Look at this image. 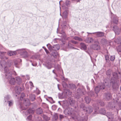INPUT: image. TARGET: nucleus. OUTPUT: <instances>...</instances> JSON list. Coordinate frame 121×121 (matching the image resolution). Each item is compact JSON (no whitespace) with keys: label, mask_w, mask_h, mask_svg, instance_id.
I'll return each mask as SVG.
<instances>
[{"label":"nucleus","mask_w":121,"mask_h":121,"mask_svg":"<svg viewBox=\"0 0 121 121\" xmlns=\"http://www.w3.org/2000/svg\"><path fill=\"white\" fill-rule=\"evenodd\" d=\"M115 59V56L114 55L111 56L110 57V60L111 61L114 60Z\"/></svg>","instance_id":"nucleus-44"},{"label":"nucleus","mask_w":121,"mask_h":121,"mask_svg":"<svg viewBox=\"0 0 121 121\" xmlns=\"http://www.w3.org/2000/svg\"><path fill=\"white\" fill-rule=\"evenodd\" d=\"M10 98V97L8 95L6 97H4V100L5 102H6L7 100H8Z\"/></svg>","instance_id":"nucleus-43"},{"label":"nucleus","mask_w":121,"mask_h":121,"mask_svg":"<svg viewBox=\"0 0 121 121\" xmlns=\"http://www.w3.org/2000/svg\"><path fill=\"white\" fill-rule=\"evenodd\" d=\"M70 42H69L68 44V47L69 48H74V47H73V45L71 43H70Z\"/></svg>","instance_id":"nucleus-39"},{"label":"nucleus","mask_w":121,"mask_h":121,"mask_svg":"<svg viewBox=\"0 0 121 121\" xmlns=\"http://www.w3.org/2000/svg\"><path fill=\"white\" fill-rule=\"evenodd\" d=\"M81 47V49L84 50H86V46L85 44L83 43H81L80 44Z\"/></svg>","instance_id":"nucleus-24"},{"label":"nucleus","mask_w":121,"mask_h":121,"mask_svg":"<svg viewBox=\"0 0 121 121\" xmlns=\"http://www.w3.org/2000/svg\"><path fill=\"white\" fill-rule=\"evenodd\" d=\"M60 119H62L64 117L63 115H60Z\"/></svg>","instance_id":"nucleus-51"},{"label":"nucleus","mask_w":121,"mask_h":121,"mask_svg":"<svg viewBox=\"0 0 121 121\" xmlns=\"http://www.w3.org/2000/svg\"><path fill=\"white\" fill-rule=\"evenodd\" d=\"M30 104L29 100L28 99H26L24 100L23 104H21L20 108L22 110H24L23 112L25 115L27 114L28 113H33L34 112L33 108H30L27 111L25 110L29 105Z\"/></svg>","instance_id":"nucleus-4"},{"label":"nucleus","mask_w":121,"mask_h":121,"mask_svg":"<svg viewBox=\"0 0 121 121\" xmlns=\"http://www.w3.org/2000/svg\"><path fill=\"white\" fill-rule=\"evenodd\" d=\"M60 35H58L59 36L63 37L64 39H65L66 37V35L64 31L62 30L59 33Z\"/></svg>","instance_id":"nucleus-17"},{"label":"nucleus","mask_w":121,"mask_h":121,"mask_svg":"<svg viewBox=\"0 0 121 121\" xmlns=\"http://www.w3.org/2000/svg\"><path fill=\"white\" fill-rule=\"evenodd\" d=\"M108 106L110 108L112 109H113L115 107L113 102H110L108 104Z\"/></svg>","instance_id":"nucleus-18"},{"label":"nucleus","mask_w":121,"mask_h":121,"mask_svg":"<svg viewBox=\"0 0 121 121\" xmlns=\"http://www.w3.org/2000/svg\"><path fill=\"white\" fill-rule=\"evenodd\" d=\"M59 84H58L57 85V86H58V88L59 89V90H60V89L59 88Z\"/></svg>","instance_id":"nucleus-55"},{"label":"nucleus","mask_w":121,"mask_h":121,"mask_svg":"<svg viewBox=\"0 0 121 121\" xmlns=\"http://www.w3.org/2000/svg\"><path fill=\"white\" fill-rule=\"evenodd\" d=\"M60 48V47L59 45L58 44H56V45H54L52 48V49L53 50L56 51L59 50Z\"/></svg>","instance_id":"nucleus-21"},{"label":"nucleus","mask_w":121,"mask_h":121,"mask_svg":"<svg viewBox=\"0 0 121 121\" xmlns=\"http://www.w3.org/2000/svg\"><path fill=\"white\" fill-rule=\"evenodd\" d=\"M84 89L83 87L78 88L77 90L76 95L78 96H82L84 95Z\"/></svg>","instance_id":"nucleus-8"},{"label":"nucleus","mask_w":121,"mask_h":121,"mask_svg":"<svg viewBox=\"0 0 121 121\" xmlns=\"http://www.w3.org/2000/svg\"><path fill=\"white\" fill-rule=\"evenodd\" d=\"M85 99L86 103L87 104L89 103L91 100V98L88 96H86L85 98Z\"/></svg>","instance_id":"nucleus-26"},{"label":"nucleus","mask_w":121,"mask_h":121,"mask_svg":"<svg viewBox=\"0 0 121 121\" xmlns=\"http://www.w3.org/2000/svg\"><path fill=\"white\" fill-rule=\"evenodd\" d=\"M55 68L56 69L59 71L60 72H62V74H60L61 76H62L63 75V70L61 69L60 66L59 65H57V66H55Z\"/></svg>","instance_id":"nucleus-13"},{"label":"nucleus","mask_w":121,"mask_h":121,"mask_svg":"<svg viewBox=\"0 0 121 121\" xmlns=\"http://www.w3.org/2000/svg\"><path fill=\"white\" fill-rule=\"evenodd\" d=\"M87 33H88V34H93L92 33H89L88 32H87Z\"/></svg>","instance_id":"nucleus-59"},{"label":"nucleus","mask_w":121,"mask_h":121,"mask_svg":"<svg viewBox=\"0 0 121 121\" xmlns=\"http://www.w3.org/2000/svg\"><path fill=\"white\" fill-rule=\"evenodd\" d=\"M85 41L86 43H90L93 42V39L92 38H87L85 40Z\"/></svg>","instance_id":"nucleus-20"},{"label":"nucleus","mask_w":121,"mask_h":121,"mask_svg":"<svg viewBox=\"0 0 121 121\" xmlns=\"http://www.w3.org/2000/svg\"><path fill=\"white\" fill-rule=\"evenodd\" d=\"M30 99L31 101H34L35 99V95L33 94L31 95L30 97Z\"/></svg>","instance_id":"nucleus-33"},{"label":"nucleus","mask_w":121,"mask_h":121,"mask_svg":"<svg viewBox=\"0 0 121 121\" xmlns=\"http://www.w3.org/2000/svg\"><path fill=\"white\" fill-rule=\"evenodd\" d=\"M66 23H65V24H64V26H66Z\"/></svg>","instance_id":"nucleus-61"},{"label":"nucleus","mask_w":121,"mask_h":121,"mask_svg":"<svg viewBox=\"0 0 121 121\" xmlns=\"http://www.w3.org/2000/svg\"><path fill=\"white\" fill-rule=\"evenodd\" d=\"M8 102H9V106H10L12 105L13 104V101L12 100L8 101Z\"/></svg>","instance_id":"nucleus-41"},{"label":"nucleus","mask_w":121,"mask_h":121,"mask_svg":"<svg viewBox=\"0 0 121 121\" xmlns=\"http://www.w3.org/2000/svg\"><path fill=\"white\" fill-rule=\"evenodd\" d=\"M16 82L18 84H20L22 82V80L19 76L16 77Z\"/></svg>","instance_id":"nucleus-19"},{"label":"nucleus","mask_w":121,"mask_h":121,"mask_svg":"<svg viewBox=\"0 0 121 121\" xmlns=\"http://www.w3.org/2000/svg\"><path fill=\"white\" fill-rule=\"evenodd\" d=\"M82 32V33H84V32Z\"/></svg>","instance_id":"nucleus-64"},{"label":"nucleus","mask_w":121,"mask_h":121,"mask_svg":"<svg viewBox=\"0 0 121 121\" xmlns=\"http://www.w3.org/2000/svg\"><path fill=\"white\" fill-rule=\"evenodd\" d=\"M111 97V94L109 93H106L104 95V99L106 100H109Z\"/></svg>","instance_id":"nucleus-10"},{"label":"nucleus","mask_w":121,"mask_h":121,"mask_svg":"<svg viewBox=\"0 0 121 121\" xmlns=\"http://www.w3.org/2000/svg\"><path fill=\"white\" fill-rule=\"evenodd\" d=\"M93 106H94V107L95 109V113H98V110L99 108L98 107H97L96 108L95 107V106L93 105Z\"/></svg>","instance_id":"nucleus-45"},{"label":"nucleus","mask_w":121,"mask_h":121,"mask_svg":"<svg viewBox=\"0 0 121 121\" xmlns=\"http://www.w3.org/2000/svg\"><path fill=\"white\" fill-rule=\"evenodd\" d=\"M46 67L48 69H50L52 67L51 63H48L45 65Z\"/></svg>","instance_id":"nucleus-30"},{"label":"nucleus","mask_w":121,"mask_h":121,"mask_svg":"<svg viewBox=\"0 0 121 121\" xmlns=\"http://www.w3.org/2000/svg\"><path fill=\"white\" fill-rule=\"evenodd\" d=\"M36 112L37 114H40L42 113L43 111L41 108H39L36 109Z\"/></svg>","instance_id":"nucleus-23"},{"label":"nucleus","mask_w":121,"mask_h":121,"mask_svg":"<svg viewBox=\"0 0 121 121\" xmlns=\"http://www.w3.org/2000/svg\"><path fill=\"white\" fill-rule=\"evenodd\" d=\"M109 86V85L108 84V82H105V83H101L99 85L96 86L95 88V95L93 91H91L90 95L91 97H96L97 96V94L99 92L100 90H103L105 88V86Z\"/></svg>","instance_id":"nucleus-5"},{"label":"nucleus","mask_w":121,"mask_h":121,"mask_svg":"<svg viewBox=\"0 0 121 121\" xmlns=\"http://www.w3.org/2000/svg\"><path fill=\"white\" fill-rule=\"evenodd\" d=\"M118 107L116 108L117 111L121 109V102L119 103L118 104Z\"/></svg>","instance_id":"nucleus-34"},{"label":"nucleus","mask_w":121,"mask_h":121,"mask_svg":"<svg viewBox=\"0 0 121 121\" xmlns=\"http://www.w3.org/2000/svg\"><path fill=\"white\" fill-rule=\"evenodd\" d=\"M32 118V116L31 115H30L27 117L26 120L27 121H30L31 120Z\"/></svg>","instance_id":"nucleus-38"},{"label":"nucleus","mask_w":121,"mask_h":121,"mask_svg":"<svg viewBox=\"0 0 121 121\" xmlns=\"http://www.w3.org/2000/svg\"><path fill=\"white\" fill-rule=\"evenodd\" d=\"M87 88L88 90V89H89V87L88 86H87Z\"/></svg>","instance_id":"nucleus-58"},{"label":"nucleus","mask_w":121,"mask_h":121,"mask_svg":"<svg viewBox=\"0 0 121 121\" xmlns=\"http://www.w3.org/2000/svg\"><path fill=\"white\" fill-rule=\"evenodd\" d=\"M69 102L70 104L71 105H73L75 103V101L72 99H70Z\"/></svg>","instance_id":"nucleus-35"},{"label":"nucleus","mask_w":121,"mask_h":121,"mask_svg":"<svg viewBox=\"0 0 121 121\" xmlns=\"http://www.w3.org/2000/svg\"><path fill=\"white\" fill-rule=\"evenodd\" d=\"M17 53H20L22 57L25 58L27 57V52L24 49H20L16 51H10L8 54L9 56H11L16 55Z\"/></svg>","instance_id":"nucleus-6"},{"label":"nucleus","mask_w":121,"mask_h":121,"mask_svg":"<svg viewBox=\"0 0 121 121\" xmlns=\"http://www.w3.org/2000/svg\"><path fill=\"white\" fill-rule=\"evenodd\" d=\"M99 104L101 106H103L104 105V102L102 101L99 102Z\"/></svg>","instance_id":"nucleus-47"},{"label":"nucleus","mask_w":121,"mask_h":121,"mask_svg":"<svg viewBox=\"0 0 121 121\" xmlns=\"http://www.w3.org/2000/svg\"><path fill=\"white\" fill-rule=\"evenodd\" d=\"M55 54H56V55H54V54L53 55V56L55 58H56V56H58V54L56 52H55Z\"/></svg>","instance_id":"nucleus-49"},{"label":"nucleus","mask_w":121,"mask_h":121,"mask_svg":"<svg viewBox=\"0 0 121 121\" xmlns=\"http://www.w3.org/2000/svg\"><path fill=\"white\" fill-rule=\"evenodd\" d=\"M54 70H53V71H52V72L56 74V73H55L54 72Z\"/></svg>","instance_id":"nucleus-57"},{"label":"nucleus","mask_w":121,"mask_h":121,"mask_svg":"<svg viewBox=\"0 0 121 121\" xmlns=\"http://www.w3.org/2000/svg\"><path fill=\"white\" fill-rule=\"evenodd\" d=\"M39 120H39H39H35V121H39Z\"/></svg>","instance_id":"nucleus-60"},{"label":"nucleus","mask_w":121,"mask_h":121,"mask_svg":"<svg viewBox=\"0 0 121 121\" xmlns=\"http://www.w3.org/2000/svg\"><path fill=\"white\" fill-rule=\"evenodd\" d=\"M120 90L121 91V86L120 88Z\"/></svg>","instance_id":"nucleus-62"},{"label":"nucleus","mask_w":121,"mask_h":121,"mask_svg":"<svg viewBox=\"0 0 121 121\" xmlns=\"http://www.w3.org/2000/svg\"><path fill=\"white\" fill-rule=\"evenodd\" d=\"M71 42V43L75 44H76L78 43L76 41L72 40H71L69 42Z\"/></svg>","instance_id":"nucleus-46"},{"label":"nucleus","mask_w":121,"mask_h":121,"mask_svg":"<svg viewBox=\"0 0 121 121\" xmlns=\"http://www.w3.org/2000/svg\"><path fill=\"white\" fill-rule=\"evenodd\" d=\"M113 77H112L111 80L110 84L113 88H115L117 86L118 82L117 78H118V75L116 72H113L112 73Z\"/></svg>","instance_id":"nucleus-7"},{"label":"nucleus","mask_w":121,"mask_h":121,"mask_svg":"<svg viewBox=\"0 0 121 121\" xmlns=\"http://www.w3.org/2000/svg\"><path fill=\"white\" fill-rule=\"evenodd\" d=\"M6 52H0V58L1 59L0 63V70L6 67L8 68L11 63V60H8V58L5 56Z\"/></svg>","instance_id":"nucleus-2"},{"label":"nucleus","mask_w":121,"mask_h":121,"mask_svg":"<svg viewBox=\"0 0 121 121\" xmlns=\"http://www.w3.org/2000/svg\"><path fill=\"white\" fill-rule=\"evenodd\" d=\"M73 39H74L79 41H82V39L81 38L78 36H75L73 37Z\"/></svg>","instance_id":"nucleus-31"},{"label":"nucleus","mask_w":121,"mask_h":121,"mask_svg":"<svg viewBox=\"0 0 121 121\" xmlns=\"http://www.w3.org/2000/svg\"><path fill=\"white\" fill-rule=\"evenodd\" d=\"M32 65L33 66H37V63H35L34 64L33 63H32Z\"/></svg>","instance_id":"nucleus-50"},{"label":"nucleus","mask_w":121,"mask_h":121,"mask_svg":"<svg viewBox=\"0 0 121 121\" xmlns=\"http://www.w3.org/2000/svg\"><path fill=\"white\" fill-rule=\"evenodd\" d=\"M85 104H81L80 105V107L81 108H82L84 111L85 110Z\"/></svg>","instance_id":"nucleus-40"},{"label":"nucleus","mask_w":121,"mask_h":121,"mask_svg":"<svg viewBox=\"0 0 121 121\" xmlns=\"http://www.w3.org/2000/svg\"><path fill=\"white\" fill-rule=\"evenodd\" d=\"M15 96H17V95H16Z\"/></svg>","instance_id":"nucleus-63"},{"label":"nucleus","mask_w":121,"mask_h":121,"mask_svg":"<svg viewBox=\"0 0 121 121\" xmlns=\"http://www.w3.org/2000/svg\"><path fill=\"white\" fill-rule=\"evenodd\" d=\"M72 86L73 87V88H75V86L74 84H73L72 85Z\"/></svg>","instance_id":"nucleus-54"},{"label":"nucleus","mask_w":121,"mask_h":121,"mask_svg":"<svg viewBox=\"0 0 121 121\" xmlns=\"http://www.w3.org/2000/svg\"><path fill=\"white\" fill-rule=\"evenodd\" d=\"M30 84L31 86H33V84L31 82H30Z\"/></svg>","instance_id":"nucleus-53"},{"label":"nucleus","mask_w":121,"mask_h":121,"mask_svg":"<svg viewBox=\"0 0 121 121\" xmlns=\"http://www.w3.org/2000/svg\"><path fill=\"white\" fill-rule=\"evenodd\" d=\"M105 59L106 60H107L108 58V56H105Z\"/></svg>","instance_id":"nucleus-52"},{"label":"nucleus","mask_w":121,"mask_h":121,"mask_svg":"<svg viewBox=\"0 0 121 121\" xmlns=\"http://www.w3.org/2000/svg\"><path fill=\"white\" fill-rule=\"evenodd\" d=\"M25 96V95L24 93H22L20 98V100H22L23 99V98Z\"/></svg>","instance_id":"nucleus-42"},{"label":"nucleus","mask_w":121,"mask_h":121,"mask_svg":"<svg viewBox=\"0 0 121 121\" xmlns=\"http://www.w3.org/2000/svg\"><path fill=\"white\" fill-rule=\"evenodd\" d=\"M64 93H66V95H70L72 94L71 92L69 90H65Z\"/></svg>","instance_id":"nucleus-25"},{"label":"nucleus","mask_w":121,"mask_h":121,"mask_svg":"<svg viewBox=\"0 0 121 121\" xmlns=\"http://www.w3.org/2000/svg\"><path fill=\"white\" fill-rule=\"evenodd\" d=\"M85 111H86L87 113L89 114L92 112L93 111V109L92 107L91 106H88L87 107H86Z\"/></svg>","instance_id":"nucleus-11"},{"label":"nucleus","mask_w":121,"mask_h":121,"mask_svg":"<svg viewBox=\"0 0 121 121\" xmlns=\"http://www.w3.org/2000/svg\"><path fill=\"white\" fill-rule=\"evenodd\" d=\"M113 30L116 35H118L120 33V31L119 28L117 26H114L113 27Z\"/></svg>","instance_id":"nucleus-9"},{"label":"nucleus","mask_w":121,"mask_h":121,"mask_svg":"<svg viewBox=\"0 0 121 121\" xmlns=\"http://www.w3.org/2000/svg\"><path fill=\"white\" fill-rule=\"evenodd\" d=\"M65 114L66 115H70L72 117V118L78 121H86L87 120L88 117L86 115L83 116L79 117H76L75 115V112L73 111V109L70 108H68L66 109L64 111Z\"/></svg>","instance_id":"nucleus-1"},{"label":"nucleus","mask_w":121,"mask_h":121,"mask_svg":"<svg viewBox=\"0 0 121 121\" xmlns=\"http://www.w3.org/2000/svg\"><path fill=\"white\" fill-rule=\"evenodd\" d=\"M43 48H44V49L45 51L46 52V53L48 54L49 53L48 50L46 49V48L44 47H43Z\"/></svg>","instance_id":"nucleus-48"},{"label":"nucleus","mask_w":121,"mask_h":121,"mask_svg":"<svg viewBox=\"0 0 121 121\" xmlns=\"http://www.w3.org/2000/svg\"><path fill=\"white\" fill-rule=\"evenodd\" d=\"M15 90L16 93L19 95L21 91V88L19 86H16L15 87Z\"/></svg>","instance_id":"nucleus-15"},{"label":"nucleus","mask_w":121,"mask_h":121,"mask_svg":"<svg viewBox=\"0 0 121 121\" xmlns=\"http://www.w3.org/2000/svg\"><path fill=\"white\" fill-rule=\"evenodd\" d=\"M68 15V13L66 11L64 12L62 16L63 17L66 18L67 16Z\"/></svg>","instance_id":"nucleus-36"},{"label":"nucleus","mask_w":121,"mask_h":121,"mask_svg":"<svg viewBox=\"0 0 121 121\" xmlns=\"http://www.w3.org/2000/svg\"><path fill=\"white\" fill-rule=\"evenodd\" d=\"M117 50L118 53L121 55V45L119 46L117 48Z\"/></svg>","instance_id":"nucleus-27"},{"label":"nucleus","mask_w":121,"mask_h":121,"mask_svg":"<svg viewBox=\"0 0 121 121\" xmlns=\"http://www.w3.org/2000/svg\"><path fill=\"white\" fill-rule=\"evenodd\" d=\"M92 33L94 34H96V36L97 37H101L103 36L104 35V32H96L93 33Z\"/></svg>","instance_id":"nucleus-16"},{"label":"nucleus","mask_w":121,"mask_h":121,"mask_svg":"<svg viewBox=\"0 0 121 121\" xmlns=\"http://www.w3.org/2000/svg\"><path fill=\"white\" fill-rule=\"evenodd\" d=\"M99 113L103 115H105L106 114V112L104 109H101Z\"/></svg>","instance_id":"nucleus-32"},{"label":"nucleus","mask_w":121,"mask_h":121,"mask_svg":"<svg viewBox=\"0 0 121 121\" xmlns=\"http://www.w3.org/2000/svg\"><path fill=\"white\" fill-rule=\"evenodd\" d=\"M118 17L117 16H114L113 19V21L114 23L117 24L118 22Z\"/></svg>","instance_id":"nucleus-22"},{"label":"nucleus","mask_w":121,"mask_h":121,"mask_svg":"<svg viewBox=\"0 0 121 121\" xmlns=\"http://www.w3.org/2000/svg\"><path fill=\"white\" fill-rule=\"evenodd\" d=\"M62 84L64 87L66 88L67 87V84L64 81L62 82Z\"/></svg>","instance_id":"nucleus-37"},{"label":"nucleus","mask_w":121,"mask_h":121,"mask_svg":"<svg viewBox=\"0 0 121 121\" xmlns=\"http://www.w3.org/2000/svg\"><path fill=\"white\" fill-rule=\"evenodd\" d=\"M4 69V72L5 74L6 78L9 80V82L10 84L13 85L15 82V79L14 78L12 77V74L13 73L14 75H16V73L14 71H11L8 70V68L6 67Z\"/></svg>","instance_id":"nucleus-3"},{"label":"nucleus","mask_w":121,"mask_h":121,"mask_svg":"<svg viewBox=\"0 0 121 121\" xmlns=\"http://www.w3.org/2000/svg\"><path fill=\"white\" fill-rule=\"evenodd\" d=\"M106 115L108 119H111V121H112V120L113 118V115L112 114L111 112H108L106 114Z\"/></svg>","instance_id":"nucleus-14"},{"label":"nucleus","mask_w":121,"mask_h":121,"mask_svg":"<svg viewBox=\"0 0 121 121\" xmlns=\"http://www.w3.org/2000/svg\"><path fill=\"white\" fill-rule=\"evenodd\" d=\"M42 117L43 119L46 121H48L50 119V118L45 115H43Z\"/></svg>","instance_id":"nucleus-29"},{"label":"nucleus","mask_w":121,"mask_h":121,"mask_svg":"<svg viewBox=\"0 0 121 121\" xmlns=\"http://www.w3.org/2000/svg\"><path fill=\"white\" fill-rule=\"evenodd\" d=\"M91 47L94 50H99L100 49V46L97 44H94L92 45L91 46Z\"/></svg>","instance_id":"nucleus-12"},{"label":"nucleus","mask_w":121,"mask_h":121,"mask_svg":"<svg viewBox=\"0 0 121 121\" xmlns=\"http://www.w3.org/2000/svg\"><path fill=\"white\" fill-rule=\"evenodd\" d=\"M27 79L28 80H29V77L28 76H27Z\"/></svg>","instance_id":"nucleus-56"},{"label":"nucleus","mask_w":121,"mask_h":121,"mask_svg":"<svg viewBox=\"0 0 121 121\" xmlns=\"http://www.w3.org/2000/svg\"><path fill=\"white\" fill-rule=\"evenodd\" d=\"M112 71L111 69H109L107 70L106 72V74L109 77L111 76Z\"/></svg>","instance_id":"nucleus-28"}]
</instances>
